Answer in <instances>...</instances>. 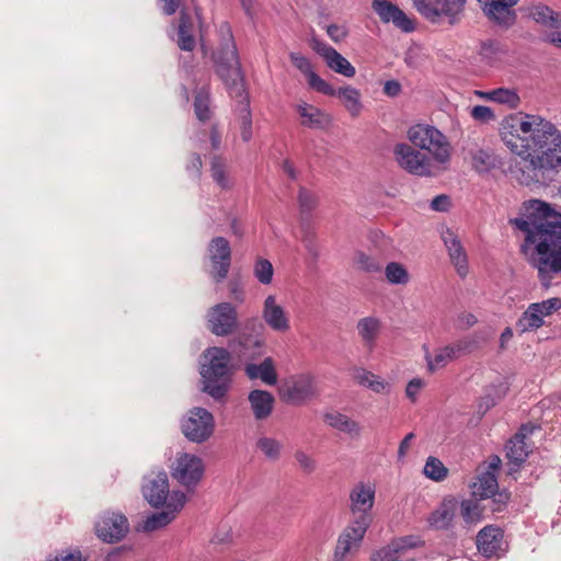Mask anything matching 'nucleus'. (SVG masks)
<instances>
[{
	"label": "nucleus",
	"instance_id": "nucleus-1",
	"mask_svg": "<svg viewBox=\"0 0 561 561\" xmlns=\"http://www.w3.org/2000/svg\"><path fill=\"white\" fill-rule=\"evenodd\" d=\"M221 32L226 34V37L224 38L220 49L215 56L217 73L225 82L230 95L240 99L242 104L240 135L242 140L248 142L252 138V118L244 91L239 56L230 28L228 26H222Z\"/></svg>",
	"mask_w": 561,
	"mask_h": 561
},
{
	"label": "nucleus",
	"instance_id": "nucleus-2",
	"mask_svg": "<svg viewBox=\"0 0 561 561\" xmlns=\"http://www.w3.org/2000/svg\"><path fill=\"white\" fill-rule=\"evenodd\" d=\"M231 355L222 347H210L204 352L201 375L203 391L215 400L222 399L231 381Z\"/></svg>",
	"mask_w": 561,
	"mask_h": 561
},
{
	"label": "nucleus",
	"instance_id": "nucleus-3",
	"mask_svg": "<svg viewBox=\"0 0 561 561\" xmlns=\"http://www.w3.org/2000/svg\"><path fill=\"white\" fill-rule=\"evenodd\" d=\"M519 157L522 159L510 167V174L512 179L526 186L543 183L548 179L547 173L561 165V156L554 153L528 152Z\"/></svg>",
	"mask_w": 561,
	"mask_h": 561
},
{
	"label": "nucleus",
	"instance_id": "nucleus-4",
	"mask_svg": "<svg viewBox=\"0 0 561 561\" xmlns=\"http://www.w3.org/2000/svg\"><path fill=\"white\" fill-rule=\"evenodd\" d=\"M408 139L415 148L426 151L435 163L446 164L450 160L451 148L445 135L427 124L411 126L407 133Z\"/></svg>",
	"mask_w": 561,
	"mask_h": 561
},
{
	"label": "nucleus",
	"instance_id": "nucleus-5",
	"mask_svg": "<svg viewBox=\"0 0 561 561\" xmlns=\"http://www.w3.org/2000/svg\"><path fill=\"white\" fill-rule=\"evenodd\" d=\"M393 154L397 163L407 172L417 176H433L446 167L435 163L433 158L413 145L397 144L393 148Z\"/></svg>",
	"mask_w": 561,
	"mask_h": 561
},
{
	"label": "nucleus",
	"instance_id": "nucleus-6",
	"mask_svg": "<svg viewBox=\"0 0 561 561\" xmlns=\"http://www.w3.org/2000/svg\"><path fill=\"white\" fill-rule=\"evenodd\" d=\"M375 495L376 489L370 483L358 482L351 489L348 494L351 522L365 526L371 525Z\"/></svg>",
	"mask_w": 561,
	"mask_h": 561
},
{
	"label": "nucleus",
	"instance_id": "nucleus-7",
	"mask_svg": "<svg viewBox=\"0 0 561 561\" xmlns=\"http://www.w3.org/2000/svg\"><path fill=\"white\" fill-rule=\"evenodd\" d=\"M215 427L214 416L203 408H194L187 417L182 421V432L186 438L194 443L207 440Z\"/></svg>",
	"mask_w": 561,
	"mask_h": 561
},
{
	"label": "nucleus",
	"instance_id": "nucleus-8",
	"mask_svg": "<svg viewBox=\"0 0 561 561\" xmlns=\"http://www.w3.org/2000/svg\"><path fill=\"white\" fill-rule=\"evenodd\" d=\"M319 393L316 377L309 373L294 376L282 388L283 400L291 404H302Z\"/></svg>",
	"mask_w": 561,
	"mask_h": 561
},
{
	"label": "nucleus",
	"instance_id": "nucleus-9",
	"mask_svg": "<svg viewBox=\"0 0 561 561\" xmlns=\"http://www.w3.org/2000/svg\"><path fill=\"white\" fill-rule=\"evenodd\" d=\"M205 466L203 460L193 454H178L172 466V477L186 488L195 486L203 478Z\"/></svg>",
	"mask_w": 561,
	"mask_h": 561
},
{
	"label": "nucleus",
	"instance_id": "nucleus-10",
	"mask_svg": "<svg viewBox=\"0 0 561 561\" xmlns=\"http://www.w3.org/2000/svg\"><path fill=\"white\" fill-rule=\"evenodd\" d=\"M207 257L210 262L209 276L219 283L224 280L231 264L230 243L224 237L213 238L207 247Z\"/></svg>",
	"mask_w": 561,
	"mask_h": 561
},
{
	"label": "nucleus",
	"instance_id": "nucleus-11",
	"mask_svg": "<svg viewBox=\"0 0 561 561\" xmlns=\"http://www.w3.org/2000/svg\"><path fill=\"white\" fill-rule=\"evenodd\" d=\"M238 327V312L230 302H220L207 312V328L217 336H227Z\"/></svg>",
	"mask_w": 561,
	"mask_h": 561
},
{
	"label": "nucleus",
	"instance_id": "nucleus-12",
	"mask_svg": "<svg viewBox=\"0 0 561 561\" xmlns=\"http://www.w3.org/2000/svg\"><path fill=\"white\" fill-rule=\"evenodd\" d=\"M128 531V519L124 514L118 512H105L95 523L98 537L107 543L121 541L126 537Z\"/></svg>",
	"mask_w": 561,
	"mask_h": 561
},
{
	"label": "nucleus",
	"instance_id": "nucleus-13",
	"mask_svg": "<svg viewBox=\"0 0 561 561\" xmlns=\"http://www.w3.org/2000/svg\"><path fill=\"white\" fill-rule=\"evenodd\" d=\"M186 502V496L181 491H174L165 504L162 512L153 513L146 517V519L138 526V530L145 533H152L168 526L183 508Z\"/></svg>",
	"mask_w": 561,
	"mask_h": 561
},
{
	"label": "nucleus",
	"instance_id": "nucleus-14",
	"mask_svg": "<svg viewBox=\"0 0 561 561\" xmlns=\"http://www.w3.org/2000/svg\"><path fill=\"white\" fill-rule=\"evenodd\" d=\"M369 526L348 523V525L340 534L334 551V561H346L360 547L365 534Z\"/></svg>",
	"mask_w": 561,
	"mask_h": 561
},
{
	"label": "nucleus",
	"instance_id": "nucleus-15",
	"mask_svg": "<svg viewBox=\"0 0 561 561\" xmlns=\"http://www.w3.org/2000/svg\"><path fill=\"white\" fill-rule=\"evenodd\" d=\"M142 494L147 502L153 507L167 504L172 494L169 490L167 473L159 471L146 476L142 484Z\"/></svg>",
	"mask_w": 561,
	"mask_h": 561
},
{
	"label": "nucleus",
	"instance_id": "nucleus-16",
	"mask_svg": "<svg viewBox=\"0 0 561 561\" xmlns=\"http://www.w3.org/2000/svg\"><path fill=\"white\" fill-rule=\"evenodd\" d=\"M262 319L274 332L286 333L290 330V318L285 308L278 304L275 295H268L262 307Z\"/></svg>",
	"mask_w": 561,
	"mask_h": 561
},
{
	"label": "nucleus",
	"instance_id": "nucleus-17",
	"mask_svg": "<svg viewBox=\"0 0 561 561\" xmlns=\"http://www.w3.org/2000/svg\"><path fill=\"white\" fill-rule=\"evenodd\" d=\"M459 508L455 496H446L440 504L427 516L428 527L434 530H449L454 527Z\"/></svg>",
	"mask_w": 561,
	"mask_h": 561
},
{
	"label": "nucleus",
	"instance_id": "nucleus-18",
	"mask_svg": "<svg viewBox=\"0 0 561 561\" xmlns=\"http://www.w3.org/2000/svg\"><path fill=\"white\" fill-rule=\"evenodd\" d=\"M473 348V343L468 339L459 340L453 344L437 348L434 356L426 354L425 358L430 370L445 367L448 363L455 360L460 355L470 353Z\"/></svg>",
	"mask_w": 561,
	"mask_h": 561
},
{
	"label": "nucleus",
	"instance_id": "nucleus-19",
	"mask_svg": "<svg viewBox=\"0 0 561 561\" xmlns=\"http://www.w3.org/2000/svg\"><path fill=\"white\" fill-rule=\"evenodd\" d=\"M311 46L317 54L324 58L328 67L333 71L347 78L355 76V68L336 49L317 38L312 39Z\"/></svg>",
	"mask_w": 561,
	"mask_h": 561
},
{
	"label": "nucleus",
	"instance_id": "nucleus-20",
	"mask_svg": "<svg viewBox=\"0 0 561 561\" xmlns=\"http://www.w3.org/2000/svg\"><path fill=\"white\" fill-rule=\"evenodd\" d=\"M483 13L500 25L511 26L515 23L516 14L513 10L518 0H477Z\"/></svg>",
	"mask_w": 561,
	"mask_h": 561
},
{
	"label": "nucleus",
	"instance_id": "nucleus-21",
	"mask_svg": "<svg viewBox=\"0 0 561 561\" xmlns=\"http://www.w3.org/2000/svg\"><path fill=\"white\" fill-rule=\"evenodd\" d=\"M373 8L382 22L392 23L396 27L405 33L414 30L413 20L396 4L387 0H375Z\"/></svg>",
	"mask_w": 561,
	"mask_h": 561
},
{
	"label": "nucleus",
	"instance_id": "nucleus-22",
	"mask_svg": "<svg viewBox=\"0 0 561 561\" xmlns=\"http://www.w3.org/2000/svg\"><path fill=\"white\" fill-rule=\"evenodd\" d=\"M373 8L382 22L392 23L396 27L405 33L414 30L413 20L396 4L387 0H375Z\"/></svg>",
	"mask_w": 561,
	"mask_h": 561
},
{
	"label": "nucleus",
	"instance_id": "nucleus-23",
	"mask_svg": "<svg viewBox=\"0 0 561 561\" xmlns=\"http://www.w3.org/2000/svg\"><path fill=\"white\" fill-rule=\"evenodd\" d=\"M373 8L382 22L392 23L396 27L405 33L414 30L413 20L396 4L387 0H375Z\"/></svg>",
	"mask_w": 561,
	"mask_h": 561
},
{
	"label": "nucleus",
	"instance_id": "nucleus-24",
	"mask_svg": "<svg viewBox=\"0 0 561 561\" xmlns=\"http://www.w3.org/2000/svg\"><path fill=\"white\" fill-rule=\"evenodd\" d=\"M301 126L309 129H325L331 124V116L321 108L300 101L294 106Z\"/></svg>",
	"mask_w": 561,
	"mask_h": 561
},
{
	"label": "nucleus",
	"instance_id": "nucleus-25",
	"mask_svg": "<svg viewBox=\"0 0 561 561\" xmlns=\"http://www.w3.org/2000/svg\"><path fill=\"white\" fill-rule=\"evenodd\" d=\"M537 427L531 424L523 425L518 433L506 445V456L511 462L519 466L525 461L529 451V444L526 439L534 433Z\"/></svg>",
	"mask_w": 561,
	"mask_h": 561
},
{
	"label": "nucleus",
	"instance_id": "nucleus-26",
	"mask_svg": "<svg viewBox=\"0 0 561 561\" xmlns=\"http://www.w3.org/2000/svg\"><path fill=\"white\" fill-rule=\"evenodd\" d=\"M352 379L359 386L365 387L377 394H389L391 391V383L386 381L380 376L373 371L360 367L354 366L351 368Z\"/></svg>",
	"mask_w": 561,
	"mask_h": 561
},
{
	"label": "nucleus",
	"instance_id": "nucleus-27",
	"mask_svg": "<svg viewBox=\"0 0 561 561\" xmlns=\"http://www.w3.org/2000/svg\"><path fill=\"white\" fill-rule=\"evenodd\" d=\"M382 330V322L379 318L368 316L360 318L356 323V331L363 346L368 352H373Z\"/></svg>",
	"mask_w": 561,
	"mask_h": 561
},
{
	"label": "nucleus",
	"instance_id": "nucleus-28",
	"mask_svg": "<svg viewBox=\"0 0 561 561\" xmlns=\"http://www.w3.org/2000/svg\"><path fill=\"white\" fill-rule=\"evenodd\" d=\"M502 543L503 534L501 529L493 526L484 527L477 536L478 550L488 558L499 556V551L502 549Z\"/></svg>",
	"mask_w": 561,
	"mask_h": 561
},
{
	"label": "nucleus",
	"instance_id": "nucleus-29",
	"mask_svg": "<svg viewBox=\"0 0 561 561\" xmlns=\"http://www.w3.org/2000/svg\"><path fill=\"white\" fill-rule=\"evenodd\" d=\"M443 241L448 250L449 257L455 265L457 273L465 277L468 274L467 255L458 237L447 229L442 233Z\"/></svg>",
	"mask_w": 561,
	"mask_h": 561
},
{
	"label": "nucleus",
	"instance_id": "nucleus-30",
	"mask_svg": "<svg viewBox=\"0 0 561 561\" xmlns=\"http://www.w3.org/2000/svg\"><path fill=\"white\" fill-rule=\"evenodd\" d=\"M244 373L249 379H260L268 386H274L277 382V373L272 357H265L260 364L247 363Z\"/></svg>",
	"mask_w": 561,
	"mask_h": 561
},
{
	"label": "nucleus",
	"instance_id": "nucleus-31",
	"mask_svg": "<svg viewBox=\"0 0 561 561\" xmlns=\"http://www.w3.org/2000/svg\"><path fill=\"white\" fill-rule=\"evenodd\" d=\"M526 15L535 22L550 28L561 27V14L554 12L549 7L537 3L524 9Z\"/></svg>",
	"mask_w": 561,
	"mask_h": 561
},
{
	"label": "nucleus",
	"instance_id": "nucleus-32",
	"mask_svg": "<svg viewBox=\"0 0 561 561\" xmlns=\"http://www.w3.org/2000/svg\"><path fill=\"white\" fill-rule=\"evenodd\" d=\"M249 402L256 420L270 416L273 410L274 397L265 390H252L249 393Z\"/></svg>",
	"mask_w": 561,
	"mask_h": 561
},
{
	"label": "nucleus",
	"instance_id": "nucleus-33",
	"mask_svg": "<svg viewBox=\"0 0 561 561\" xmlns=\"http://www.w3.org/2000/svg\"><path fill=\"white\" fill-rule=\"evenodd\" d=\"M332 96L340 99L352 117H357L360 114L363 104L360 102V92L357 89L351 85L341 87L335 89V93Z\"/></svg>",
	"mask_w": 561,
	"mask_h": 561
},
{
	"label": "nucleus",
	"instance_id": "nucleus-34",
	"mask_svg": "<svg viewBox=\"0 0 561 561\" xmlns=\"http://www.w3.org/2000/svg\"><path fill=\"white\" fill-rule=\"evenodd\" d=\"M462 518L463 527L467 529L472 528L479 524L483 518V511L479 502L474 499H466L459 501L458 508Z\"/></svg>",
	"mask_w": 561,
	"mask_h": 561
},
{
	"label": "nucleus",
	"instance_id": "nucleus-35",
	"mask_svg": "<svg viewBox=\"0 0 561 561\" xmlns=\"http://www.w3.org/2000/svg\"><path fill=\"white\" fill-rule=\"evenodd\" d=\"M492 103L508 110H517L522 104V99L516 88L499 87L492 89Z\"/></svg>",
	"mask_w": 561,
	"mask_h": 561
},
{
	"label": "nucleus",
	"instance_id": "nucleus-36",
	"mask_svg": "<svg viewBox=\"0 0 561 561\" xmlns=\"http://www.w3.org/2000/svg\"><path fill=\"white\" fill-rule=\"evenodd\" d=\"M472 495L480 499H488L495 494L497 480L493 472H484L477 477L471 484Z\"/></svg>",
	"mask_w": 561,
	"mask_h": 561
},
{
	"label": "nucleus",
	"instance_id": "nucleus-37",
	"mask_svg": "<svg viewBox=\"0 0 561 561\" xmlns=\"http://www.w3.org/2000/svg\"><path fill=\"white\" fill-rule=\"evenodd\" d=\"M178 37V45L182 50H193L195 47V38L193 36V20L187 13L183 11L181 12L180 16Z\"/></svg>",
	"mask_w": 561,
	"mask_h": 561
},
{
	"label": "nucleus",
	"instance_id": "nucleus-38",
	"mask_svg": "<svg viewBox=\"0 0 561 561\" xmlns=\"http://www.w3.org/2000/svg\"><path fill=\"white\" fill-rule=\"evenodd\" d=\"M467 0H440L438 21L447 18L450 24H455L460 20V15L465 9Z\"/></svg>",
	"mask_w": 561,
	"mask_h": 561
},
{
	"label": "nucleus",
	"instance_id": "nucleus-39",
	"mask_svg": "<svg viewBox=\"0 0 561 561\" xmlns=\"http://www.w3.org/2000/svg\"><path fill=\"white\" fill-rule=\"evenodd\" d=\"M543 318L539 313V310L534 304H530L528 308L523 312L520 319L517 322V327L522 332L531 331L539 329L543 325Z\"/></svg>",
	"mask_w": 561,
	"mask_h": 561
},
{
	"label": "nucleus",
	"instance_id": "nucleus-40",
	"mask_svg": "<svg viewBox=\"0 0 561 561\" xmlns=\"http://www.w3.org/2000/svg\"><path fill=\"white\" fill-rule=\"evenodd\" d=\"M256 448L268 460L276 461L280 457L283 445L279 440L275 438L263 436L257 439Z\"/></svg>",
	"mask_w": 561,
	"mask_h": 561
},
{
	"label": "nucleus",
	"instance_id": "nucleus-41",
	"mask_svg": "<svg viewBox=\"0 0 561 561\" xmlns=\"http://www.w3.org/2000/svg\"><path fill=\"white\" fill-rule=\"evenodd\" d=\"M210 171L211 178L217 183L218 186H220L224 190L231 187V181L227 172V165L220 157H213L210 163Z\"/></svg>",
	"mask_w": 561,
	"mask_h": 561
},
{
	"label": "nucleus",
	"instance_id": "nucleus-42",
	"mask_svg": "<svg viewBox=\"0 0 561 561\" xmlns=\"http://www.w3.org/2000/svg\"><path fill=\"white\" fill-rule=\"evenodd\" d=\"M238 343L241 347L242 354L254 357L261 354V350L264 346V340L257 335L240 334L238 336Z\"/></svg>",
	"mask_w": 561,
	"mask_h": 561
},
{
	"label": "nucleus",
	"instance_id": "nucleus-43",
	"mask_svg": "<svg viewBox=\"0 0 561 561\" xmlns=\"http://www.w3.org/2000/svg\"><path fill=\"white\" fill-rule=\"evenodd\" d=\"M386 278L390 284L405 285L409 282V273L407 268L397 262H391L385 270Z\"/></svg>",
	"mask_w": 561,
	"mask_h": 561
},
{
	"label": "nucleus",
	"instance_id": "nucleus-44",
	"mask_svg": "<svg viewBox=\"0 0 561 561\" xmlns=\"http://www.w3.org/2000/svg\"><path fill=\"white\" fill-rule=\"evenodd\" d=\"M415 9L431 22L438 21L440 0H412Z\"/></svg>",
	"mask_w": 561,
	"mask_h": 561
},
{
	"label": "nucleus",
	"instance_id": "nucleus-45",
	"mask_svg": "<svg viewBox=\"0 0 561 561\" xmlns=\"http://www.w3.org/2000/svg\"><path fill=\"white\" fill-rule=\"evenodd\" d=\"M423 472L433 481H443L447 477L448 470L439 459L428 457Z\"/></svg>",
	"mask_w": 561,
	"mask_h": 561
},
{
	"label": "nucleus",
	"instance_id": "nucleus-46",
	"mask_svg": "<svg viewBox=\"0 0 561 561\" xmlns=\"http://www.w3.org/2000/svg\"><path fill=\"white\" fill-rule=\"evenodd\" d=\"M194 110L197 118L201 122H206L210 118L209 94L207 91L201 90L196 93L194 100Z\"/></svg>",
	"mask_w": 561,
	"mask_h": 561
},
{
	"label": "nucleus",
	"instance_id": "nucleus-47",
	"mask_svg": "<svg viewBox=\"0 0 561 561\" xmlns=\"http://www.w3.org/2000/svg\"><path fill=\"white\" fill-rule=\"evenodd\" d=\"M354 264L358 270L368 273H375L380 271L381 268V264L376 257L367 255L366 253L360 251L355 253Z\"/></svg>",
	"mask_w": 561,
	"mask_h": 561
},
{
	"label": "nucleus",
	"instance_id": "nucleus-48",
	"mask_svg": "<svg viewBox=\"0 0 561 561\" xmlns=\"http://www.w3.org/2000/svg\"><path fill=\"white\" fill-rule=\"evenodd\" d=\"M274 268L272 263L265 259H259L254 265V275L260 283L264 285L271 284L273 279Z\"/></svg>",
	"mask_w": 561,
	"mask_h": 561
},
{
	"label": "nucleus",
	"instance_id": "nucleus-49",
	"mask_svg": "<svg viewBox=\"0 0 561 561\" xmlns=\"http://www.w3.org/2000/svg\"><path fill=\"white\" fill-rule=\"evenodd\" d=\"M307 78L309 85L316 91L329 96L335 93V89L319 77L313 70L307 75Z\"/></svg>",
	"mask_w": 561,
	"mask_h": 561
},
{
	"label": "nucleus",
	"instance_id": "nucleus-50",
	"mask_svg": "<svg viewBox=\"0 0 561 561\" xmlns=\"http://www.w3.org/2000/svg\"><path fill=\"white\" fill-rule=\"evenodd\" d=\"M233 541L232 531L229 527L224 526L217 530V533L211 538L210 545L215 548L224 549L228 547Z\"/></svg>",
	"mask_w": 561,
	"mask_h": 561
},
{
	"label": "nucleus",
	"instance_id": "nucleus-51",
	"mask_svg": "<svg viewBox=\"0 0 561 561\" xmlns=\"http://www.w3.org/2000/svg\"><path fill=\"white\" fill-rule=\"evenodd\" d=\"M534 306L538 308L539 313L542 316V318L549 317L552 313L557 312L559 309H561V298H549L541 302H534Z\"/></svg>",
	"mask_w": 561,
	"mask_h": 561
},
{
	"label": "nucleus",
	"instance_id": "nucleus-52",
	"mask_svg": "<svg viewBox=\"0 0 561 561\" xmlns=\"http://www.w3.org/2000/svg\"><path fill=\"white\" fill-rule=\"evenodd\" d=\"M471 117L480 123H490L495 119L494 111L485 105H476L470 110Z\"/></svg>",
	"mask_w": 561,
	"mask_h": 561
},
{
	"label": "nucleus",
	"instance_id": "nucleus-53",
	"mask_svg": "<svg viewBox=\"0 0 561 561\" xmlns=\"http://www.w3.org/2000/svg\"><path fill=\"white\" fill-rule=\"evenodd\" d=\"M298 203L301 211H310L317 205V197L310 191L301 187L298 194Z\"/></svg>",
	"mask_w": 561,
	"mask_h": 561
},
{
	"label": "nucleus",
	"instance_id": "nucleus-54",
	"mask_svg": "<svg viewBox=\"0 0 561 561\" xmlns=\"http://www.w3.org/2000/svg\"><path fill=\"white\" fill-rule=\"evenodd\" d=\"M425 387V381L421 378H413L405 388V396L411 402L417 400L419 393Z\"/></svg>",
	"mask_w": 561,
	"mask_h": 561
},
{
	"label": "nucleus",
	"instance_id": "nucleus-55",
	"mask_svg": "<svg viewBox=\"0 0 561 561\" xmlns=\"http://www.w3.org/2000/svg\"><path fill=\"white\" fill-rule=\"evenodd\" d=\"M290 61L293 65L299 69L304 75H308L312 71V67L310 61L302 55L298 53H290L289 54Z\"/></svg>",
	"mask_w": 561,
	"mask_h": 561
},
{
	"label": "nucleus",
	"instance_id": "nucleus-56",
	"mask_svg": "<svg viewBox=\"0 0 561 561\" xmlns=\"http://www.w3.org/2000/svg\"><path fill=\"white\" fill-rule=\"evenodd\" d=\"M302 243H304L306 251L310 255V257L313 261H317L320 255V251H319V247L317 244L314 234H312V233L305 234L302 238Z\"/></svg>",
	"mask_w": 561,
	"mask_h": 561
},
{
	"label": "nucleus",
	"instance_id": "nucleus-57",
	"mask_svg": "<svg viewBox=\"0 0 561 561\" xmlns=\"http://www.w3.org/2000/svg\"><path fill=\"white\" fill-rule=\"evenodd\" d=\"M295 458L298 462V465L300 466V468L305 471V472H312L314 471L316 469V461L312 457H310L309 455H307L306 453L304 451H297L295 454Z\"/></svg>",
	"mask_w": 561,
	"mask_h": 561
},
{
	"label": "nucleus",
	"instance_id": "nucleus-58",
	"mask_svg": "<svg viewBox=\"0 0 561 561\" xmlns=\"http://www.w3.org/2000/svg\"><path fill=\"white\" fill-rule=\"evenodd\" d=\"M347 416L340 413V412H329V413H325L324 414V422L333 427V428H336L339 431H342L343 426H344V421Z\"/></svg>",
	"mask_w": 561,
	"mask_h": 561
},
{
	"label": "nucleus",
	"instance_id": "nucleus-59",
	"mask_svg": "<svg viewBox=\"0 0 561 561\" xmlns=\"http://www.w3.org/2000/svg\"><path fill=\"white\" fill-rule=\"evenodd\" d=\"M414 547V543L412 542L411 538H402L400 540L393 541L391 545L388 546L386 553V557H388L391 552L399 553L402 550L407 548Z\"/></svg>",
	"mask_w": 561,
	"mask_h": 561
},
{
	"label": "nucleus",
	"instance_id": "nucleus-60",
	"mask_svg": "<svg viewBox=\"0 0 561 561\" xmlns=\"http://www.w3.org/2000/svg\"><path fill=\"white\" fill-rule=\"evenodd\" d=\"M327 33L332 41L339 43L346 36L347 31L343 25L331 24L328 25Z\"/></svg>",
	"mask_w": 561,
	"mask_h": 561
},
{
	"label": "nucleus",
	"instance_id": "nucleus-61",
	"mask_svg": "<svg viewBox=\"0 0 561 561\" xmlns=\"http://www.w3.org/2000/svg\"><path fill=\"white\" fill-rule=\"evenodd\" d=\"M344 426L341 432L348 434L352 437H359L362 434V426L357 421L350 419L348 416L344 421Z\"/></svg>",
	"mask_w": 561,
	"mask_h": 561
},
{
	"label": "nucleus",
	"instance_id": "nucleus-62",
	"mask_svg": "<svg viewBox=\"0 0 561 561\" xmlns=\"http://www.w3.org/2000/svg\"><path fill=\"white\" fill-rule=\"evenodd\" d=\"M478 322L477 317L470 312H462L457 318L458 327L462 330H467L473 327Z\"/></svg>",
	"mask_w": 561,
	"mask_h": 561
},
{
	"label": "nucleus",
	"instance_id": "nucleus-63",
	"mask_svg": "<svg viewBox=\"0 0 561 561\" xmlns=\"http://www.w3.org/2000/svg\"><path fill=\"white\" fill-rule=\"evenodd\" d=\"M449 206V197L446 195H438L431 202V207L437 211H445Z\"/></svg>",
	"mask_w": 561,
	"mask_h": 561
},
{
	"label": "nucleus",
	"instance_id": "nucleus-64",
	"mask_svg": "<svg viewBox=\"0 0 561 561\" xmlns=\"http://www.w3.org/2000/svg\"><path fill=\"white\" fill-rule=\"evenodd\" d=\"M401 92V84L396 80L386 81L383 84V93L394 98Z\"/></svg>",
	"mask_w": 561,
	"mask_h": 561
}]
</instances>
